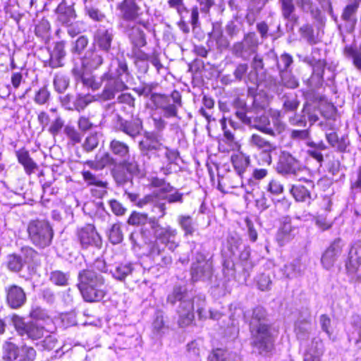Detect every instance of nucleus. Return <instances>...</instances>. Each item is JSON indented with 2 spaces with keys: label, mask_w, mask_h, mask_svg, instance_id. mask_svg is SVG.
I'll return each mask as SVG.
<instances>
[{
  "label": "nucleus",
  "mask_w": 361,
  "mask_h": 361,
  "mask_svg": "<svg viewBox=\"0 0 361 361\" xmlns=\"http://www.w3.org/2000/svg\"><path fill=\"white\" fill-rule=\"evenodd\" d=\"M267 317L265 308L257 306L252 310L251 315L247 322L250 345L262 355H270L275 350L276 338L279 334V330L274 329L271 324L267 322Z\"/></svg>",
  "instance_id": "nucleus-1"
},
{
  "label": "nucleus",
  "mask_w": 361,
  "mask_h": 361,
  "mask_svg": "<svg viewBox=\"0 0 361 361\" xmlns=\"http://www.w3.org/2000/svg\"><path fill=\"white\" fill-rule=\"evenodd\" d=\"M107 271L103 259L97 258L94 263L78 272L77 287L85 302H98L106 295L104 274Z\"/></svg>",
  "instance_id": "nucleus-2"
},
{
  "label": "nucleus",
  "mask_w": 361,
  "mask_h": 361,
  "mask_svg": "<svg viewBox=\"0 0 361 361\" xmlns=\"http://www.w3.org/2000/svg\"><path fill=\"white\" fill-rule=\"evenodd\" d=\"M151 229L154 233V240L147 243L149 256H159L164 251L165 247L174 251L179 246V243L176 240L178 234L177 228L170 225L161 226L158 219H152Z\"/></svg>",
  "instance_id": "nucleus-3"
},
{
  "label": "nucleus",
  "mask_w": 361,
  "mask_h": 361,
  "mask_svg": "<svg viewBox=\"0 0 361 361\" xmlns=\"http://www.w3.org/2000/svg\"><path fill=\"white\" fill-rule=\"evenodd\" d=\"M11 320L20 336H26L32 341L44 338L42 345L45 349L51 350L56 348V340L49 334V331L43 326L34 322H25L23 318L18 314H13Z\"/></svg>",
  "instance_id": "nucleus-4"
},
{
  "label": "nucleus",
  "mask_w": 361,
  "mask_h": 361,
  "mask_svg": "<svg viewBox=\"0 0 361 361\" xmlns=\"http://www.w3.org/2000/svg\"><path fill=\"white\" fill-rule=\"evenodd\" d=\"M27 239L37 248L44 249L51 245L54 231L51 223L46 219L30 220L27 225Z\"/></svg>",
  "instance_id": "nucleus-5"
},
{
  "label": "nucleus",
  "mask_w": 361,
  "mask_h": 361,
  "mask_svg": "<svg viewBox=\"0 0 361 361\" xmlns=\"http://www.w3.org/2000/svg\"><path fill=\"white\" fill-rule=\"evenodd\" d=\"M150 100L157 109L163 111L166 118L176 117L178 109L182 106V96L177 90H173L170 96L161 93L152 94Z\"/></svg>",
  "instance_id": "nucleus-6"
},
{
  "label": "nucleus",
  "mask_w": 361,
  "mask_h": 361,
  "mask_svg": "<svg viewBox=\"0 0 361 361\" xmlns=\"http://www.w3.org/2000/svg\"><path fill=\"white\" fill-rule=\"evenodd\" d=\"M75 241L82 250L100 248L102 239L94 224L87 223L76 228Z\"/></svg>",
  "instance_id": "nucleus-7"
},
{
  "label": "nucleus",
  "mask_w": 361,
  "mask_h": 361,
  "mask_svg": "<svg viewBox=\"0 0 361 361\" xmlns=\"http://www.w3.org/2000/svg\"><path fill=\"white\" fill-rule=\"evenodd\" d=\"M221 253L228 259L238 258L241 262H247L250 257V248L243 245L240 237L229 234L222 245Z\"/></svg>",
  "instance_id": "nucleus-8"
},
{
  "label": "nucleus",
  "mask_w": 361,
  "mask_h": 361,
  "mask_svg": "<svg viewBox=\"0 0 361 361\" xmlns=\"http://www.w3.org/2000/svg\"><path fill=\"white\" fill-rule=\"evenodd\" d=\"M37 352L27 345L18 346L11 342L3 346V359L6 361H35Z\"/></svg>",
  "instance_id": "nucleus-9"
},
{
  "label": "nucleus",
  "mask_w": 361,
  "mask_h": 361,
  "mask_svg": "<svg viewBox=\"0 0 361 361\" xmlns=\"http://www.w3.org/2000/svg\"><path fill=\"white\" fill-rule=\"evenodd\" d=\"M345 246V243L341 238L332 240L322 254L320 262L322 267L326 270L334 268L342 256Z\"/></svg>",
  "instance_id": "nucleus-10"
},
{
  "label": "nucleus",
  "mask_w": 361,
  "mask_h": 361,
  "mask_svg": "<svg viewBox=\"0 0 361 361\" xmlns=\"http://www.w3.org/2000/svg\"><path fill=\"white\" fill-rule=\"evenodd\" d=\"M119 11V17L127 23H133L141 20L143 13L136 0H122L116 5Z\"/></svg>",
  "instance_id": "nucleus-11"
},
{
  "label": "nucleus",
  "mask_w": 361,
  "mask_h": 361,
  "mask_svg": "<svg viewBox=\"0 0 361 361\" xmlns=\"http://www.w3.org/2000/svg\"><path fill=\"white\" fill-rule=\"evenodd\" d=\"M304 180L310 189L302 184H295L290 188V193L296 202H305L308 207L314 206V202L317 200V195L312 192L314 188V182L307 179Z\"/></svg>",
  "instance_id": "nucleus-12"
},
{
  "label": "nucleus",
  "mask_w": 361,
  "mask_h": 361,
  "mask_svg": "<svg viewBox=\"0 0 361 361\" xmlns=\"http://www.w3.org/2000/svg\"><path fill=\"white\" fill-rule=\"evenodd\" d=\"M128 28V35L132 46L145 47L147 44V36L145 30L149 28L148 20H139Z\"/></svg>",
  "instance_id": "nucleus-13"
},
{
  "label": "nucleus",
  "mask_w": 361,
  "mask_h": 361,
  "mask_svg": "<svg viewBox=\"0 0 361 361\" xmlns=\"http://www.w3.org/2000/svg\"><path fill=\"white\" fill-rule=\"evenodd\" d=\"M249 142L252 146L262 150L260 155L262 157V163H259V164L271 165L272 163L271 153L276 149V146L257 133L251 135Z\"/></svg>",
  "instance_id": "nucleus-14"
},
{
  "label": "nucleus",
  "mask_w": 361,
  "mask_h": 361,
  "mask_svg": "<svg viewBox=\"0 0 361 361\" xmlns=\"http://www.w3.org/2000/svg\"><path fill=\"white\" fill-rule=\"evenodd\" d=\"M5 300L8 307L13 310H17L26 303L27 295L21 286L11 284L5 288Z\"/></svg>",
  "instance_id": "nucleus-15"
},
{
  "label": "nucleus",
  "mask_w": 361,
  "mask_h": 361,
  "mask_svg": "<svg viewBox=\"0 0 361 361\" xmlns=\"http://www.w3.org/2000/svg\"><path fill=\"white\" fill-rule=\"evenodd\" d=\"M118 130L132 138L136 137L141 133L142 129V121L137 116L130 114L129 119L124 118L121 116L117 118Z\"/></svg>",
  "instance_id": "nucleus-16"
},
{
  "label": "nucleus",
  "mask_w": 361,
  "mask_h": 361,
  "mask_svg": "<svg viewBox=\"0 0 361 361\" xmlns=\"http://www.w3.org/2000/svg\"><path fill=\"white\" fill-rule=\"evenodd\" d=\"M345 269L347 275L357 274L361 267V241L353 243L345 259Z\"/></svg>",
  "instance_id": "nucleus-17"
},
{
  "label": "nucleus",
  "mask_w": 361,
  "mask_h": 361,
  "mask_svg": "<svg viewBox=\"0 0 361 361\" xmlns=\"http://www.w3.org/2000/svg\"><path fill=\"white\" fill-rule=\"evenodd\" d=\"M276 171L278 173L287 176L295 175L300 170L298 161L290 153L283 152L279 157L276 164Z\"/></svg>",
  "instance_id": "nucleus-18"
},
{
  "label": "nucleus",
  "mask_w": 361,
  "mask_h": 361,
  "mask_svg": "<svg viewBox=\"0 0 361 361\" xmlns=\"http://www.w3.org/2000/svg\"><path fill=\"white\" fill-rule=\"evenodd\" d=\"M298 233V228L292 224L290 219H285L279 226L276 233V241L279 246H284L291 242Z\"/></svg>",
  "instance_id": "nucleus-19"
},
{
  "label": "nucleus",
  "mask_w": 361,
  "mask_h": 361,
  "mask_svg": "<svg viewBox=\"0 0 361 361\" xmlns=\"http://www.w3.org/2000/svg\"><path fill=\"white\" fill-rule=\"evenodd\" d=\"M72 73L76 81L92 90H97L102 86V82L98 81L93 73L87 68L75 66L72 69Z\"/></svg>",
  "instance_id": "nucleus-20"
},
{
  "label": "nucleus",
  "mask_w": 361,
  "mask_h": 361,
  "mask_svg": "<svg viewBox=\"0 0 361 361\" xmlns=\"http://www.w3.org/2000/svg\"><path fill=\"white\" fill-rule=\"evenodd\" d=\"M65 46L66 42L64 41L55 42L53 51L49 54V59L44 61V66L51 68L62 67L63 66L62 59L66 54Z\"/></svg>",
  "instance_id": "nucleus-21"
},
{
  "label": "nucleus",
  "mask_w": 361,
  "mask_h": 361,
  "mask_svg": "<svg viewBox=\"0 0 361 361\" xmlns=\"http://www.w3.org/2000/svg\"><path fill=\"white\" fill-rule=\"evenodd\" d=\"M114 163V159L111 156L109 152L99 149L95 154L93 160H86L84 164L88 166L93 170L99 171Z\"/></svg>",
  "instance_id": "nucleus-22"
},
{
  "label": "nucleus",
  "mask_w": 361,
  "mask_h": 361,
  "mask_svg": "<svg viewBox=\"0 0 361 361\" xmlns=\"http://www.w3.org/2000/svg\"><path fill=\"white\" fill-rule=\"evenodd\" d=\"M178 324L181 328L187 327L192 324L195 319L194 307L191 302H181L178 310Z\"/></svg>",
  "instance_id": "nucleus-23"
},
{
  "label": "nucleus",
  "mask_w": 361,
  "mask_h": 361,
  "mask_svg": "<svg viewBox=\"0 0 361 361\" xmlns=\"http://www.w3.org/2000/svg\"><path fill=\"white\" fill-rule=\"evenodd\" d=\"M104 63V59L99 51L96 49H90L86 51L81 59V66L80 67L95 70L101 66Z\"/></svg>",
  "instance_id": "nucleus-24"
},
{
  "label": "nucleus",
  "mask_w": 361,
  "mask_h": 361,
  "mask_svg": "<svg viewBox=\"0 0 361 361\" xmlns=\"http://www.w3.org/2000/svg\"><path fill=\"white\" fill-rule=\"evenodd\" d=\"M15 153L18 162L23 166L27 175L30 176L38 169L37 164L30 157L29 151L25 147L20 148Z\"/></svg>",
  "instance_id": "nucleus-25"
},
{
  "label": "nucleus",
  "mask_w": 361,
  "mask_h": 361,
  "mask_svg": "<svg viewBox=\"0 0 361 361\" xmlns=\"http://www.w3.org/2000/svg\"><path fill=\"white\" fill-rule=\"evenodd\" d=\"M139 147L144 154L151 157L156 155V152L162 151L163 145L155 136L147 134L145 138L140 141Z\"/></svg>",
  "instance_id": "nucleus-26"
},
{
  "label": "nucleus",
  "mask_w": 361,
  "mask_h": 361,
  "mask_svg": "<svg viewBox=\"0 0 361 361\" xmlns=\"http://www.w3.org/2000/svg\"><path fill=\"white\" fill-rule=\"evenodd\" d=\"M57 20L65 26H71L77 18V14L73 6H68L64 3L59 4L56 9Z\"/></svg>",
  "instance_id": "nucleus-27"
},
{
  "label": "nucleus",
  "mask_w": 361,
  "mask_h": 361,
  "mask_svg": "<svg viewBox=\"0 0 361 361\" xmlns=\"http://www.w3.org/2000/svg\"><path fill=\"white\" fill-rule=\"evenodd\" d=\"M306 145L309 147L306 151V154L310 157L314 159L319 166H322L324 161V157L322 152L328 148L327 145L323 141L315 142L312 140L307 141Z\"/></svg>",
  "instance_id": "nucleus-28"
},
{
  "label": "nucleus",
  "mask_w": 361,
  "mask_h": 361,
  "mask_svg": "<svg viewBox=\"0 0 361 361\" xmlns=\"http://www.w3.org/2000/svg\"><path fill=\"white\" fill-rule=\"evenodd\" d=\"M117 68L116 73H114L111 70L105 72L101 77L102 80H116L123 81L121 76L123 75H129L130 71L126 59H117Z\"/></svg>",
  "instance_id": "nucleus-29"
},
{
  "label": "nucleus",
  "mask_w": 361,
  "mask_h": 361,
  "mask_svg": "<svg viewBox=\"0 0 361 361\" xmlns=\"http://www.w3.org/2000/svg\"><path fill=\"white\" fill-rule=\"evenodd\" d=\"M238 152L231 156V161L237 173L242 176L250 164V157L240 150Z\"/></svg>",
  "instance_id": "nucleus-30"
},
{
  "label": "nucleus",
  "mask_w": 361,
  "mask_h": 361,
  "mask_svg": "<svg viewBox=\"0 0 361 361\" xmlns=\"http://www.w3.org/2000/svg\"><path fill=\"white\" fill-rule=\"evenodd\" d=\"M252 123L250 126L264 134L275 137L276 133L274 132V129L269 127L270 121L268 116L264 114L259 116L252 114Z\"/></svg>",
  "instance_id": "nucleus-31"
},
{
  "label": "nucleus",
  "mask_w": 361,
  "mask_h": 361,
  "mask_svg": "<svg viewBox=\"0 0 361 361\" xmlns=\"http://www.w3.org/2000/svg\"><path fill=\"white\" fill-rule=\"evenodd\" d=\"M279 1L283 19L290 22L293 25L298 24L299 16L295 14V6L293 0H279Z\"/></svg>",
  "instance_id": "nucleus-32"
},
{
  "label": "nucleus",
  "mask_w": 361,
  "mask_h": 361,
  "mask_svg": "<svg viewBox=\"0 0 361 361\" xmlns=\"http://www.w3.org/2000/svg\"><path fill=\"white\" fill-rule=\"evenodd\" d=\"M142 47L133 46L132 55L134 59V63L142 73H146L149 66L147 61L150 59V56L140 49Z\"/></svg>",
  "instance_id": "nucleus-33"
},
{
  "label": "nucleus",
  "mask_w": 361,
  "mask_h": 361,
  "mask_svg": "<svg viewBox=\"0 0 361 361\" xmlns=\"http://www.w3.org/2000/svg\"><path fill=\"white\" fill-rule=\"evenodd\" d=\"M106 86L102 92V97L104 100H110L114 98L115 94L128 88L123 81L104 80Z\"/></svg>",
  "instance_id": "nucleus-34"
},
{
  "label": "nucleus",
  "mask_w": 361,
  "mask_h": 361,
  "mask_svg": "<svg viewBox=\"0 0 361 361\" xmlns=\"http://www.w3.org/2000/svg\"><path fill=\"white\" fill-rule=\"evenodd\" d=\"M325 137L328 143L340 152H345L349 145V142L344 136L339 137L336 131L326 133Z\"/></svg>",
  "instance_id": "nucleus-35"
},
{
  "label": "nucleus",
  "mask_w": 361,
  "mask_h": 361,
  "mask_svg": "<svg viewBox=\"0 0 361 361\" xmlns=\"http://www.w3.org/2000/svg\"><path fill=\"white\" fill-rule=\"evenodd\" d=\"M81 175L83 180L87 185H94L102 189V195L106 193V189L107 188L108 183L101 180L97 176L92 173L88 170H82Z\"/></svg>",
  "instance_id": "nucleus-36"
},
{
  "label": "nucleus",
  "mask_w": 361,
  "mask_h": 361,
  "mask_svg": "<svg viewBox=\"0 0 361 361\" xmlns=\"http://www.w3.org/2000/svg\"><path fill=\"white\" fill-rule=\"evenodd\" d=\"M152 219H158L155 216L149 217L148 214L145 212H140L137 211H133L128 219L127 223L129 225L133 226H144L146 224H149L151 226Z\"/></svg>",
  "instance_id": "nucleus-37"
},
{
  "label": "nucleus",
  "mask_w": 361,
  "mask_h": 361,
  "mask_svg": "<svg viewBox=\"0 0 361 361\" xmlns=\"http://www.w3.org/2000/svg\"><path fill=\"white\" fill-rule=\"evenodd\" d=\"M220 123L221 126V128L224 131V137L225 138V140H224L225 143L227 145H228L232 150H236V151L240 150L241 145L239 142V141H238L235 139L234 134L231 130L227 129L226 118L224 116L221 118Z\"/></svg>",
  "instance_id": "nucleus-38"
},
{
  "label": "nucleus",
  "mask_w": 361,
  "mask_h": 361,
  "mask_svg": "<svg viewBox=\"0 0 361 361\" xmlns=\"http://www.w3.org/2000/svg\"><path fill=\"white\" fill-rule=\"evenodd\" d=\"M360 0H354L350 4L346 5L341 13V18L345 22H352L353 24L356 23L355 15L360 7Z\"/></svg>",
  "instance_id": "nucleus-39"
},
{
  "label": "nucleus",
  "mask_w": 361,
  "mask_h": 361,
  "mask_svg": "<svg viewBox=\"0 0 361 361\" xmlns=\"http://www.w3.org/2000/svg\"><path fill=\"white\" fill-rule=\"evenodd\" d=\"M210 267L206 262H197L192 264L190 269L191 279L193 281H198L206 276L209 271Z\"/></svg>",
  "instance_id": "nucleus-40"
},
{
  "label": "nucleus",
  "mask_w": 361,
  "mask_h": 361,
  "mask_svg": "<svg viewBox=\"0 0 361 361\" xmlns=\"http://www.w3.org/2000/svg\"><path fill=\"white\" fill-rule=\"evenodd\" d=\"M188 295V289L185 286L178 285L173 287L171 293L167 296L166 300L171 305H175L177 302L183 301Z\"/></svg>",
  "instance_id": "nucleus-41"
},
{
  "label": "nucleus",
  "mask_w": 361,
  "mask_h": 361,
  "mask_svg": "<svg viewBox=\"0 0 361 361\" xmlns=\"http://www.w3.org/2000/svg\"><path fill=\"white\" fill-rule=\"evenodd\" d=\"M109 149L115 155L121 158H125L129 154L128 145L116 139H113L109 142Z\"/></svg>",
  "instance_id": "nucleus-42"
},
{
  "label": "nucleus",
  "mask_w": 361,
  "mask_h": 361,
  "mask_svg": "<svg viewBox=\"0 0 361 361\" xmlns=\"http://www.w3.org/2000/svg\"><path fill=\"white\" fill-rule=\"evenodd\" d=\"M113 36L108 30L98 32L96 37V42L99 47L106 52L111 49Z\"/></svg>",
  "instance_id": "nucleus-43"
},
{
  "label": "nucleus",
  "mask_w": 361,
  "mask_h": 361,
  "mask_svg": "<svg viewBox=\"0 0 361 361\" xmlns=\"http://www.w3.org/2000/svg\"><path fill=\"white\" fill-rule=\"evenodd\" d=\"M23 264H30L32 265H37L39 264V253L33 247L30 246H24L20 249Z\"/></svg>",
  "instance_id": "nucleus-44"
},
{
  "label": "nucleus",
  "mask_w": 361,
  "mask_h": 361,
  "mask_svg": "<svg viewBox=\"0 0 361 361\" xmlns=\"http://www.w3.org/2000/svg\"><path fill=\"white\" fill-rule=\"evenodd\" d=\"M255 36V33L253 32L246 33L242 41L236 42L233 44L231 49L232 54L236 57L243 59L245 51V42H252L254 39Z\"/></svg>",
  "instance_id": "nucleus-45"
},
{
  "label": "nucleus",
  "mask_w": 361,
  "mask_h": 361,
  "mask_svg": "<svg viewBox=\"0 0 361 361\" xmlns=\"http://www.w3.org/2000/svg\"><path fill=\"white\" fill-rule=\"evenodd\" d=\"M252 114H255L253 107H249L247 104L238 109L235 111V116L241 121L242 123L251 126L252 123Z\"/></svg>",
  "instance_id": "nucleus-46"
},
{
  "label": "nucleus",
  "mask_w": 361,
  "mask_h": 361,
  "mask_svg": "<svg viewBox=\"0 0 361 361\" xmlns=\"http://www.w3.org/2000/svg\"><path fill=\"white\" fill-rule=\"evenodd\" d=\"M69 272H64L61 270H54L51 271L49 280L58 286H66L68 285Z\"/></svg>",
  "instance_id": "nucleus-47"
},
{
  "label": "nucleus",
  "mask_w": 361,
  "mask_h": 361,
  "mask_svg": "<svg viewBox=\"0 0 361 361\" xmlns=\"http://www.w3.org/2000/svg\"><path fill=\"white\" fill-rule=\"evenodd\" d=\"M178 224L184 231V235H192L195 232V226L192 218L190 215H180L178 219Z\"/></svg>",
  "instance_id": "nucleus-48"
},
{
  "label": "nucleus",
  "mask_w": 361,
  "mask_h": 361,
  "mask_svg": "<svg viewBox=\"0 0 361 361\" xmlns=\"http://www.w3.org/2000/svg\"><path fill=\"white\" fill-rule=\"evenodd\" d=\"M112 176L117 184L123 185L131 180V176L119 164L111 171Z\"/></svg>",
  "instance_id": "nucleus-49"
},
{
  "label": "nucleus",
  "mask_w": 361,
  "mask_h": 361,
  "mask_svg": "<svg viewBox=\"0 0 361 361\" xmlns=\"http://www.w3.org/2000/svg\"><path fill=\"white\" fill-rule=\"evenodd\" d=\"M24 267L23 259L20 255L12 253L7 256L6 267L11 271L19 272Z\"/></svg>",
  "instance_id": "nucleus-50"
},
{
  "label": "nucleus",
  "mask_w": 361,
  "mask_h": 361,
  "mask_svg": "<svg viewBox=\"0 0 361 361\" xmlns=\"http://www.w3.org/2000/svg\"><path fill=\"white\" fill-rule=\"evenodd\" d=\"M63 133L72 145L79 144L82 140V135L80 131L72 125H66L63 128Z\"/></svg>",
  "instance_id": "nucleus-51"
},
{
  "label": "nucleus",
  "mask_w": 361,
  "mask_h": 361,
  "mask_svg": "<svg viewBox=\"0 0 361 361\" xmlns=\"http://www.w3.org/2000/svg\"><path fill=\"white\" fill-rule=\"evenodd\" d=\"M344 53L346 56L352 59L353 66L361 72V47L357 50L352 46H346L344 48Z\"/></svg>",
  "instance_id": "nucleus-52"
},
{
  "label": "nucleus",
  "mask_w": 361,
  "mask_h": 361,
  "mask_svg": "<svg viewBox=\"0 0 361 361\" xmlns=\"http://www.w3.org/2000/svg\"><path fill=\"white\" fill-rule=\"evenodd\" d=\"M283 98V110L285 112H293L298 109L300 102L296 94L294 96L284 95Z\"/></svg>",
  "instance_id": "nucleus-53"
},
{
  "label": "nucleus",
  "mask_w": 361,
  "mask_h": 361,
  "mask_svg": "<svg viewBox=\"0 0 361 361\" xmlns=\"http://www.w3.org/2000/svg\"><path fill=\"white\" fill-rule=\"evenodd\" d=\"M135 101L134 97L128 92L122 93L117 98L118 103L123 105L122 109L123 110L127 107L130 109V114H133L135 111Z\"/></svg>",
  "instance_id": "nucleus-54"
},
{
  "label": "nucleus",
  "mask_w": 361,
  "mask_h": 361,
  "mask_svg": "<svg viewBox=\"0 0 361 361\" xmlns=\"http://www.w3.org/2000/svg\"><path fill=\"white\" fill-rule=\"evenodd\" d=\"M132 271L133 268L130 264L121 263L116 267L113 276L117 280L123 281Z\"/></svg>",
  "instance_id": "nucleus-55"
},
{
  "label": "nucleus",
  "mask_w": 361,
  "mask_h": 361,
  "mask_svg": "<svg viewBox=\"0 0 361 361\" xmlns=\"http://www.w3.org/2000/svg\"><path fill=\"white\" fill-rule=\"evenodd\" d=\"M307 353L322 357L324 352V345L323 340L320 338L315 337L311 341Z\"/></svg>",
  "instance_id": "nucleus-56"
},
{
  "label": "nucleus",
  "mask_w": 361,
  "mask_h": 361,
  "mask_svg": "<svg viewBox=\"0 0 361 361\" xmlns=\"http://www.w3.org/2000/svg\"><path fill=\"white\" fill-rule=\"evenodd\" d=\"M119 164L129 173L130 176L139 174L140 172V166L134 159H125Z\"/></svg>",
  "instance_id": "nucleus-57"
},
{
  "label": "nucleus",
  "mask_w": 361,
  "mask_h": 361,
  "mask_svg": "<svg viewBox=\"0 0 361 361\" xmlns=\"http://www.w3.org/2000/svg\"><path fill=\"white\" fill-rule=\"evenodd\" d=\"M228 350L226 348H214L211 350L207 355L208 361H228Z\"/></svg>",
  "instance_id": "nucleus-58"
},
{
  "label": "nucleus",
  "mask_w": 361,
  "mask_h": 361,
  "mask_svg": "<svg viewBox=\"0 0 361 361\" xmlns=\"http://www.w3.org/2000/svg\"><path fill=\"white\" fill-rule=\"evenodd\" d=\"M299 32L300 35L307 39V41L310 44H314L317 43V40L315 39L314 35V28L313 26L310 24L306 23L302 25L299 28Z\"/></svg>",
  "instance_id": "nucleus-59"
},
{
  "label": "nucleus",
  "mask_w": 361,
  "mask_h": 361,
  "mask_svg": "<svg viewBox=\"0 0 361 361\" xmlns=\"http://www.w3.org/2000/svg\"><path fill=\"white\" fill-rule=\"evenodd\" d=\"M65 121L61 116L56 117L47 128V131L54 137L59 134L61 130L66 126Z\"/></svg>",
  "instance_id": "nucleus-60"
},
{
  "label": "nucleus",
  "mask_w": 361,
  "mask_h": 361,
  "mask_svg": "<svg viewBox=\"0 0 361 361\" xmlns=\"http://www.w3.org/2000/svg\"><path fill=\"white\" fill-rule=\"evenodd\" d=\"M50 98V92L47 85L41 87L35 94L34 101L39 105L46 104Z\"/></svg>",
  "instance_id": "nucleus-61"
},
{
  "label": "nucleus",
  "mask_w": 361,
  "mask_h": 361,
  "mask_svg": "<svg viewBox=\"0 0 361 361\" xmlns=\"http://www.w3.org/2000/svg\"><path fill=\"white\" fill-rule=\"evenodd\" d=\"M123 238V235L120 224H113L109 233V240L113 244H117L122 241Z\"/></svg>",
  "instance_id": "nucleus-62"
},
{
  "label": "nucleus",
  "mask_w": 361,
  "mask_h": 361,
  "mask_svg": "<svg viewBox=\"0 0 361 361\" xmlns=\"http://www.w3.org/2000/svg\"><path fill=\"white\" fill-rule=\"evenodd\" d=\"M69 85L68 79L64 75L56 74L54 78L55 90L59 93L63 92Z\"/></svg>",
  "instance_id": "nucleus-63"
},
{
  "label": "nucleus",
  "mask_w": 361,
  "mask_h": 361,
  "mask_svg": "<svg viewBox=\"0 0 361 361\" xmlns=\"http://www.w3.org/2000/svg\"><path fill=\"white\" fill-rule=\"evenodd\" d=\"M99 145V139L97 133H90L85 138L82 147L85 151L89 152L94 150Z\"/></svg>",
  "instance_id": "nucleus-64"
}]
</instances>
